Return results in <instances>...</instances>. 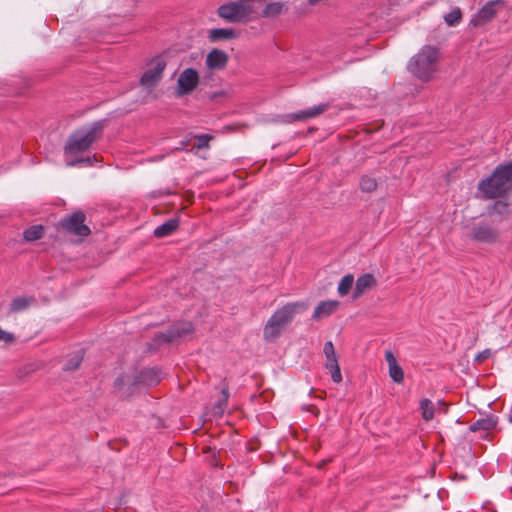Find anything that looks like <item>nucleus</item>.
<instances>
[{
  "instance_id": "15",
  "label": "nucleus",
  "mask_w": 512,
  "mask_h": 512,
  "mask_svg": "<svg viewBox=\"0 0 512 512\" xmlns=\"http://www.w3.org/2000/svg\"><path fill=\"white\" fill-rule=\"evenodd\" d=\"M376 284V280L371 274H364L360 276L355 282V289L353 292V298L360 297L363 293L370 290Z\"/></svg>"
},
{
  "instance_id": "3",
  "label": "nucleus",
  "mask_w": 512,
  "mask_h": 512,
  "mask_svg": "<svg viewBox=\"0 0 512 512\" xmlns=\"http://www.w3.org/2000/svg\"><path fill=\"white\" fill-rule=\"evenodd\" d=\"M306 305L304 303L296 302L289 303L277 311L270 317L264 327V338L266 340H274L281 334L282 330L293 320L295 315L305 310Z\"/></svg>"
},
{
  "instance_id": "19",
  "label": "nucleus",
  "mask_w": 512,
  "mask_h": 512,
  "mask_svg": "<svg viewBox=\"0 0 512 512\" xmlns=\"http://www.w3.org/2000/svg\"><path fill=\"white\" fill-rule=\"evenodd\" d=\"M179 222L176 218L170 219L164 224L158 226L154 234L156 237H165L172 234L178 228Z\"/></svg>"
},
{
  "instance_id": "21",
  "label": "nucleus",
  "mask_w": 512,
  "mask_h": 512,
  "mask_svg": "<svg viewBox=\"0 0 512 512\" xmlns=\"http://www.w3.org/2000/svg\"><path fill=\"white\" fill-rule=\"evenodd\" d=\"M354 284V278L351 274L345 275L339 282L337 292L340 296H346Z\"/></svg>"
},
{
  "instance_id": "6",
  "label": "nucleus",
  "mask_w": 512,
  "mask_h": 512,
  "mask_svg": "<svg viewBox=\"0 0 512 512\" xmlns=\"http://www.w3.org/2000/svg\"><path fill=\"white\" fill-rule=\"evenodd\" d=\"M166 66V60L162 56H156L147 64L140 79V85L143 90L147 93H151L155 89L163 78Z\"/></svg>"
},
{
  "instance_id": "18",
  "label": "nucleus",
  "mask_w": 512,
  "mask_h": 512,
  "mask_svg": "<svg viewBox=\"0 0 512 512\" xmlns=\"http://www.w3.org/2000/svg\"><path fill=\"white\" fill-rule=\"evenodd\" d=\"M325 110V105H318L312 108H308L298 113L290 114L288 117L291 121L303 120L307 118H313L321 114Z\"/></svg>"
},
{
  "instance_id": "4",
  "label": "nucleus",
  "mask_w": 512,
  "mask_h": 512,
  "mask_svg": "<svg viewBox=\"0 0 512 512\" xmlns=\"http://www.w3.org/2000/svg\"><path fill=\"white\" fill-rule=\"evenodd\" d=\"M512 187V163L495 170L491 177L479 183L480 192L487 198L502 196Z\"/></svg>"
},
{
  "instance_id": "2",
  "label": "nucleus",
  "mask_w": 512,
  "mask_h": 512,
  "mask_svg": "<svg viewBox=\"0 0 512 512\" xmlns=\"http://www.w3.org/2000/svg\"><path fill=\"white\" fill-rule=\"evenodd\" d=\"M439 50L435 46L425 45L408 62V70L416 78L429 81L437 71Z\"/></svg>"
},
{
  "instance_id": "25",
  "label": "nucleus",
  "mask_w": 512,
  "mask_h": 512,
  "mask_svg": "<svg viewBox=\"0 0 512 512\" xmlns=\"http://www.w3.org/2000/svg\"><path fill=\"white\" fill-rule=\"evenodd\" d=\"M495 425H496V421L493 418L481 419V420H478L477 422H475L471 426V430L472 431L490 430L493 427H495Z\"/></svg>"
},
{
  "instance_id": "16",
  "label": "nucleus",
  "mask_w": 512,
  "mask_h": 512,
  "mask_svg": "<svg viewBox=\"0 0 512 512\" xmlns=\"http://www.w3.org/2000/svg\"><path fill=\"white\" fill-rule=\"evenodd\" d=\"M236 37V32L231 28H216L209 31L208 38L211 42L229 40Z\"/></svg>"
},
{
  "instance_id": "33",
  "label": "nucleus",
  "mask_w": 512,
  "mask_h": 512,
  "mask_svg": "<svg viewBox=\"0 0 512 512\" xmlns=\"http://www.w3.org/2000/svg\"><path fill=\"white\" fill-rule=\"evenodd\" d=\"M14 337L12 334H10L7 331H4L0 328V342H3L5 344L13 342Z\"/></svg>"
},
{
  "instance_id": "36",
  "label": "nucleus",
  "mask_w": 512,
  "mask_h": 512,
  "mask_svg": "<svg viewBox=\"0 0 512 512\" xmlns=\"http://www.w3.org/2000/svg\"><path fill=\"white\" fill-rule=\"evenodd\" d=\"M489 356H490V350H485L477 355L476 360L481 362L484 359H487Z\"/></svg>"
},
{
  "instance_id": "14",
  "label": "nucleus",
  "mask_w": 512,
  "mask_h": 512,
  "mask_svg": "<svg viewBox=\"0 0 512 512\" xmlns=\"http://www.w3.org/2000/svg\"><path fill=\"white\" fill-rule=\"evenodd\" d=\"M385 360L389 368V376L396 383H401L404 380L403 369L398 365L394 354L391 351L385 352Z\"/></svg>"
},
{
  "instance_id": "1",
  "label": "nucleus",
  "mask_w": 512,
  "mask_h": 512,
  "mask_svg": "<svg viewBox=\"0 0 512 512\" xmlns=\"http://www.w3.org/2000/svg\"><path fill=\"white\" fill-rule=\"evenodd\" d=\"M102 129L100 122L82 127L75 131L67 140L64 148L67 165L73 166L79 163H89L90 158H77V155L87 151L98 138Z\"/></svg>"
},
{
  "instance_id": "38",
  "label": "nucleus",
  "mask_w": 512,
  "mask_h": 512,
  "mask_svg": "<svg viewBox=\"0 0 512 512\" xmlns=\"http://www.w3.org/2000/svg\"><path fill=\"white\" fill-rule=\"evenodd\" d=\"M308 1V4L310 6H317L319 5L320 3H322L324 0H307Z\"/></svg>"
},
{
  "instance_id": "35",
  "label": "nucleus",
  "mask_w": 512,
  "mask_h": 512,
  "mask_svg": "<svg viewBox=\"0 0 512 512\" xmlns=\"http://www.w3.org/2000/svg\"><path fill=\"white\" fill-rule=\"evenodd\" d=\"M507 209V204L503 201H498L494 204L493 211L499 214H503Z\"/></svg>"
},
{
  "instance_id": "27",
  "label": "nucleus",
  "mask_w": 512,
  "mask_h": 512,
  "mask_svg": "<svg viewBox=\"0 0 512 512\" xmlns=\"http://www.w3.org/2000/svg\"><path fill=\"white\" fill-rule=\"evenodd\" d=\"M461 19V11L457 8L445 16V21L449 26L456 25Z\"/></svg>"
},
{
  "instance_id": "30",
  "label": "nucleus",
  "mask_w": 512,
  "mask_h": 512,
  "mask_svg": "<svg viewBox=\"0 0 512 512\" xmlns=\"http://www.w3.org/2000/svg\"><path fill=\"white\" fill-rule=\"evenodd\" d=\"M212 139L209 135H200L195 138V144L194 147H197L198 149L205 148L208 146L209 141Z\"/></svg>"
},
{
  "instance_id": "20",
  "label": "nucleus",
  "mask_w": 512,
  "mask_h": 512,
  "mask_svg": "<svg viewBox=\"0 0 512 512\" xmlns=\"http://www.w3.org/2000/svg\"><path fill=\"white\" fill-rule=\"evenodd\" d=\"M420 410L422 414V418L425 421H430L434 417L435 406L429 399H422L420 401Z\"/></svg>"
},
{
  "instance_id": "29",
  "label": "nucleus",
  "mask_w": 512,
  "mask_h": 512,
  "mask_svg": "<svg viewBox=\"0 0 512 512\" xmlns=\"http://www.w3.org/2000/svg\"><path fill=\"white\" fill-rule=\"evenodd\" d=\"M228 399V394L223 390L222 398L218 401L217 405L213 408V414L216 416H220L223 414L226 403Z\"/></svg>"
},
{
  "instance_id": "24",
  "label": "nucleus",
  "mask_w": 512,
  "mask_h": 512,
  "mask_svg": "<svg viewBox=\"0 0 512 512\" xmlns=\"http://www.w3.org/2000/svg\"><path fill=\"white\" fill-rule=\"evenodd\" d=\"M82 359H83L82 351L77 350L71 354L70 359L67 361L64 368L66 370H74L80 365Z\"/></svg>"
},
{
  "instance_id": "34",
  "label": "nucleus",
  "mask_w": 512,
  "mask_h": 512,
  "mask_svg": "<svg viewBox=\"0 0 512 512\" xmlns=\"http://www.w3.org/2000/svg\"><path fill=\"white\" fill-rule=\"evenodd\" d=\"M336 366H338L337 356L325 357V367L327 370L332 369Z\"/></svg>"
},
{
  "instance_id": "26",
  "label": "nucleus",
  "mask_w": 512,
  "mask_h": 512,
  "mask_svg": "<svg viewBox=\"0 0 512 512\" xmlns=\"http://www.w3.org/2000/svg\"><path fill=\"white\" fill-rule=\"evenodd\" d=\"M377 187V182L374 178L369 176L362 177L360 181V188L364 192H371Z\"/></svg>"
},
{
  "instance_id": "9",
  "label": "nucleus",
  "mask_w": 512,
  "mask_h": 512,
  "mask_svg": "<svg viewBox=\"0 0 512 512\" xmlns=\"http://www.w3.org/2000/svg\"><path fill=\"white\" fill-rule=\"evenodd\" d=\"M85 216L78 212L64 220V228L78 236H86L90 233L88 226L84 224Z\"/></svg>"
},
{
  "instance_id": "13",
  "label": "nucleus",
  "mask_w": 512,
  "mask_h": 512,
  "mask_svg": "<svg viewBox=\"0 0 512 512\" xmlns=\"http://www.w3.org/2000/svg\"><path fill=\"white\" fill-rule=\"evenodd\" d=\"M228 62V55L219 49H213L206 56V66L210 70H221Z\"/></svg>"
},
{
  "instance_id": "10",
  "label": "nucleus",
  "mask_w": 512,
  "mask_h": 512,
  "mask_svg": "<svg viewBox=\"0 0 512 512\" xmlns=\"http://www.w3.org/2000/svg\"><path fill=\"white\" fill-rule=\"evenodd\" d=\"M470 236L479 242H492L497 238V231L487 223L479 222L474 225Z\"/></svg>"
},
{
  "instance_id": "37",
  "label": "nucleus",
  "mask_w": 512,
  "mask_h": 512,
  "mask_svg": "<svg viewBox=\"0 0 512 512\" xmlns=\"http://www.w3.org/2000/svg\"><path fill=\"white\" fill-rule=\"evenodd\" d=\"M129 379L128 377H121V378H118L115 382V385L118 387V388H121L126 382H128Z\"/></svg>"
},
{
  "instance_id": "8",
  "label": "nucleus",
  "mask_w": 512,
  "mask_h": 512,
  "mask_svg": "<svg viewBox=\"0 0 512 512\" xmlns=\"http://www.w3.org/2000/svg\"><path fill=\"white\" fill-rule=\"evenodd\" d=\"M502 5L501 0H493L487 2L479 11L471 18L470 24L474 27H480L489 22L497 13Z\"/></svg>"
},
{
  "instance_id": "31",
  "label": "nucleus",
  "mask_w": 512,
  "mask_h": 512,
  "mask_svg": "<svg viewBox=\"0 0 512 512\" xmlns=\"http://www.w3.org/2000/svg\"><path fill=\"white\" fill-rule=\"evenodd\" d=\"M328 371L330 372L331 378L335 383H340L342 381V375L340 372L339 365L332 369H328Z\"/></svg>"
},
{
  "instance_id": "11",
  "label": "nucleus",
  "mask_w": 512,
  "mask_h": 512,
  "mask_svg": "<svg viewBox=\"0 0 512 512\" xmlns=\"http://www.w3.org/2000/svg\"><path fill=\"white\" fill-rule=\"evenodd\" d=\"M340 306L338 300H325L320 302L314 309L312 318L316 321L322 320L335 313Z\"/></svg>"
},
{
  "instance_id": "12",
  "label": "nucleus",
  "mask_w": 512,
  "mask_h": 512,
  "mask_svg": "<svg viewBox=\"0 0 512 512\" xmlns=\"http://www.w3.org/2000/svg\"><path fill=\"white\" fill-rule=\"evenodd\" d=\"M193 331L192 324L190 322L177 323L170 331L166 334H162L161 338L165 342H171L178 338H185L189 336Z\"/></svg>"
},
{
  "instance_id": "22",
  "label": "nucleus",
  "mask_w": 512,
  "mask_h": 512,
  "mask_svg": "<svg viewBox=\"0 0 512 512\" xmlns=\"http://www.w3.org/2000/svg\"><path fill=\"white\" fill-rule=\"evenodd\" d=\"M160 381V377L158 372L154 369L146 370L142 373L140 382L147 385L152 386L157 384Z\"/></svg>"
},
{
  "instance_id": "32",
  "label": "nucleus",
  "mask_w": 512,
  "mask_h": 512,
  "mask_svg": "<svg viewBox=\"0 0 512 512\" xmlns=\"http://www.w3.org/2000/svg\"><path fill=\"white\" fill-rule=\"evenodd\" d=\"M323 353H324L325 357L336 356L334 346L331 341H328L325 343L324 348H323Z\"/></svg>"
},
{
  "instance_id": "23",
  "label": "nucleus",
  "mask_w": 512,
  "mask_h": 512,
  "mask_svg": "<svg viewBox=\"0 0 512 512\" xmlns=\"http://www.w3.org/2000/svg\"><path fill=\"white\" fill-rule=\"evenodd\" d=\"M44 229L41 225H35L24 232V238L27 241H35L40 239L43 236Z\"/></svg>"
},
{
  "instance_id": "7",
  "label": "nucleus",
  "mask_w": 512,
  "mask_h": 512,
  "mask_svg": "<svg viewBox=\"0 0 512 512\" xmlns=\"http://www.w3.org/2000/svg\"><path fill=\"white\" fill-rule=\"evenodd\" d=\"M199 83V72L192 67L184 68L177 75L174 93L177 97L190 95L197 89Z\"/></svg>"
},
{
  "instance_id": "28",
  "label": "nucleus",
  "mask_w": 512,
  "mask_h": 512,
  "mask_svg": "<svg viewBox=\"0 0 512 512\" xmlns=\"http://www.w3.org/2000/svg\"><path fill=\"white\" fill-rule=\"evenodd\" d=\"M30 301H31V299L26 298V297L16 298L15 300H13V302L11 304V308L14 311H20V310L26 308L29 305Z\"/></svg>"
},
{
  "instance_id": "17",
  "label": "nucleus",
  "mask_w": 512,
  "mask_h": 512,
  "mask_svg": "<svg viewBox=\"0 0 512 512\" xmlns=\"http://www.w3.org/2000/svg\"><path fill=\"white\" fill-rule=\"evenodd\" d=\"M286 10L287 6L284 2H270L264 7L262 16L265 18H273L284 13Z\"/></svg>"
},
{
  "instance_id": "5",
  "label": "nucleus",
  "mask_w": 512,
  "mask_h": 512,
  "mask_svg": "<svg viewBox=\"0 0 512 512\" xmlns=\"http://www.w3.org/2000/svg\"><path fill=\"white\" fill-rule=\"evenodd\" d=\"M255 8L252 0H232L217 9L218 16L229 23H246L252 18Z\"/></svg>"
}]
</instances>
